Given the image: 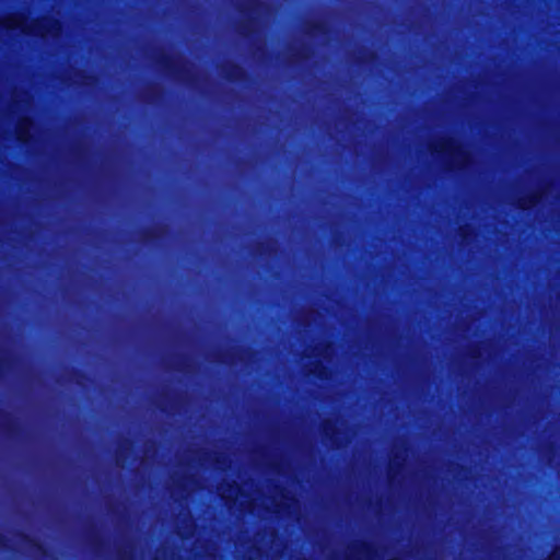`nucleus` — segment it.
I'll return each mask as SVG.
<instances>
[{
  "label": "nucleus",
  "instance_id": "obj_1",
  "mask_svg": "<svg viewBox=\"0 0 560 560\" xmlns=\"http://www.w3.org/2000/svg\"><path fill=\"white\" fill-rule=\"evenodd\" d=\"M31 32L46 36L48 34H52L58 31V25L54 21H45V22H37Z\"/></svg>",
  "mask_w": 560,
  "mask_h": 560
},
{
  "label": "nucleus",
  "instance_id": "obj_2",
  "mask_svg": "<svg viewBox=\"0 0 560 560\" xmlns=\"http://www.w3.org/2000/svg\"><path fill=\"white\" fill-rule=\"evenodd\" d=\"M5 26L9 28H15V27H24V21L20 16H14L9 19V21L5 23Z\"/></svg>",
  "mask_w": 560,
  "mask_h": 560
}]
</instances>
